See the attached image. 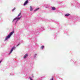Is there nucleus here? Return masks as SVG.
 Wrapping results in <instances>:
<instances>
[{"mask_svg":"<svg viewBox=\"0 0 80 80\" xmlns=\"http://www.w3.org/2000/svg\"><path fill=\"white\" fill-rule=\"evenodd\" d=\"M13 33H14V32L13 31L12 32H11L9 34H8V36L5 38V40L6 41L7 39H8V38H10L11 36H12V35Z\"/></svg>","mask_w":80,"mask_h":80,"instance_id":"obj_1","label":"nucleus"},{"mask_svg":"<svg viewBox=\"0 0 80 80\" xmlns=\"http://www.w3.org/2000/svg\"><path fill=\"white\" fill-rule=\"evenodd\" d=\"M21 18H22V16H20V18H16L13 20L12 22H13L15 20H20Z\"/></svg>","mask_w":80,"mask_h":80,"instance_id":"obj_2","label":"nucleus"},{"mask_svg":"<svg viewBox=\"0 0 80 80\" xmlns=\"http://www.w3.org/2000/svg\"><path fill=\"white\" fill-rule=\"evenodd\" d=\"M16 48L15 47H13V48H12V49H11V51L10 52V53L9 54H11V53H12V52H13V50L14 49H15Z\"/></svg>","mask_w":80,"mask_h":80,"instance_id":"obj_3","label":"nucleus"},{"mask_svg":"<svg viewBox=\"0 0 80 80\" xmlns=\"http://www.w3.org/2000/svg\"><path fill=\"white\" fill-rule=\"evenodd\" d=\"M28 57V54H25V55L23 57V58H26L27 57Z\"/></svg>","mask_w":80,"mask_h":80,"instance_id":"obj_4","label":"nucleus"},{"mask_svg":"<svg viewBox=\"0 0 80 80\" xmlns=\"http://www.w3.org/2000/svg\"><path fill=\"white\" fill-rule=\"evenodd\" d=\"M27 3H28V0L26 1V2L24 3V6L26 5V4H27Z\"/></svg>","mask_w":80,"mask_h":80,"instance_id":"obj_5","label":"nucleus"},{"mask_svg":"<svg viewBox=\"0 0 80 80\" xmlns=\"http://www.w3.org/2000/svg\"><path fill=\"white\" fill-rule=\"evenodd\" d=\"M30 11H32L33 10V8H32V6H30Z\"/></svg>","mask_w":80,"mask_h":80,"instance_id":"obj_6","label":"nucleus"},{"mask_svg":"<svg viewBox=\"0 0 80 80\" xmlns=\"http://www.w3.org/2000/svg\"><path fill=\"white\" fill-rule=\"evenodd\" d=\"M52 10H55L56 9L54 7H52Z\"/></svg>","mask_w":80,"mask_h":80,"instance_id":"obj_7","label":"nucleus"},{"mask_svg":"<svg viewBox=\"0 0 80 80\" xmlns=\"http://www.w3.org/2000/svg\"><path fill=\"white\" fill-rule=\"evenodd\" d=\"M69 15H70V14H67L65 15V16H66V17H68V16H69Z\"/></svg>","mask_w":80,"mask_h":80,"instance_id":"obj_8","label":"nucleus"},{"mask_svg":"<svg viewBox=\"0 0 80 80\" xmlns=\"http://www.w3.org/2000/svg\"><path fill=\"white\" fill-rule=\"evenodd\" d=\"M41 48L42 49V50H43V48H44V46H43V45H42L41 47Z\"/></svg>","mask_w":80,"mask_h":80,"instance_id":"obj_9","label":"nucleus"},{"mask_svg":"<svg viewBox=\"0 0 80 80\" xmlns=\"http://www.w3.org/2000/svg\"><path fill=\"white\" fill-rule=\"evenodd\" d=\"M39 8H38L36 9L35 10H34V12H36V11H37V10H39Z\"/></svg>","mask_w":80,"mask_h":80,"instance_id":"obj_10","label":"nucleus"},{"mask_svg":"<svg viewBox=\"0 0 80 80\" xmlns=\"http://www.w3.org/2000/svg\"><path fill=\"white\" fill-rule=\"evenodd\" d=\"M21 15V13H20L18 15V17H20V15Z\"/></svg>","mask_w":80,"mask_h":80,"instance_id":"obj_11","label":"nucleus"},{"mask_svg":"<svg viewBox=\"0 0 80 80\" xmlns=\"http://www.w3.org/2000/svg\"><path fill=\"white\" fill-rule=\"evenodd\" d=\"M15 8H14V9H12V12H13V11H14V10H15Z\"/></svg>","mask_w":80,"mask_h":80,"instance_id":"obj_12","label":"nucleus"},{"mask_svg":"<svg viewBox=\"0 0 80 80\" xmlns=\"http://www.w3.org/2000/svg\"><path fill=\"white\" fill-rule=\"evenodd\" d=\"M19 45H20L19 44H18L16 46V47H18Z\"/></svg>","mask_w":80,"mask_h":80,"instance_id":"obj_13","label":"nucleus"},{"mask_svg":"<svg viewBox=\"0 0 80 80\" xmlns=\"http://www.w3.org/2000/svg\"><path fill=\"white\" fill-rule=\"evenodd\" d=\"M30 80H32V78H30Z\"/></svg>","mask_w":80,"mask_h":80,"instance_id":"obj_14","label":"nucleus"},{"mask_svg":"<svg viewBox=\"0 0 80 80\" xmlns=\"http://www.w3.org/2000/svg\"><path fill=\"white\" fill-rule=\"evenodd\" d=\"M51 80H53V78H52V79H51Z\"/></svg>","mask_w":80,"mask_h":80,"instance_id":"obj_15","label":"nucleus"},{"mask_svg":"<svg viewBox=\"0 0 80 80\" xmlns=\"http://www.w3.org/2000/svg\"><path fill=\"white\" fill-rule=\"evenodd\" d=\"M2 62V61H0V63H1V62Z\"/></svg>","mask_w":80,"mask_h":80,"instance_id":"obj_16","label":"nucleus"},{"mask_svg":"<svg viewBox=\"0 0 80 80\" xmlns=\"http://www.w3.org/2000/svg\"><path fill=\"white\" fill-rule=\"evenodd\" d=\"M18 21V20H17L16 22V23H17V21Z\"/></svg>","mask_w":80,"mask_h":80,"instance_id":"obj_17","label":"nucleus"}]
</instances>
